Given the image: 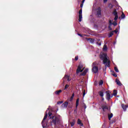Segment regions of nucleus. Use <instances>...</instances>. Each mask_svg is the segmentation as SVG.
I'll use <instances>...</instances> for the list:
<instances>
[{
	"label": "nucleus",
	"instance_id": "nucleus-1",
	"mask_svg": "<svg viewBox=\"0 0 128 128\" xmlns=\"http://www.w3.org/2000/svg\"><path fill=\"white\" fill-rule=\"evenodd\" d=\"M100 58H101L103 60V63L104 64H106V66H110V61L106 57V54L101 53L100 55Z\"/></svg>",
	"mask_w": 128,
	"mask_h": 128
},
{
	"label": "nucleus",
	"instance_id": "nucleus-3",
	"mask_svg": "<svg viewBox=\"0 0 128 128\" xmlns=\"http://www.w3.org/2000/svg\"><path fill=\"white\" fill-rule=\"evenodd\" d=\"M92 70L94 74H96L98 72V68L96 66V62H94L92 64Z\"/></svg>",
	"mask_w": 128,
	"mask_h": 128
},
{
	"label": "nucleus",
	"instance_id": "nucleus-5",
	"mask_svg": "<svg viewBox=\"0 0 128 128\" xmlns=\"http://www.w3.org/2000/svg\"><path fill=\"white\" fill-rule=\"evenodd\" d=\"M60 122V119L56 116H53L52 118V122L54 124H58Z\"/></svg>",
	"mask_w": 128,
	"mask_h": 128
},
{
	"label": "nucleus",
	"instance_id": "nucleus-7",
	"mask_svg": "<svg viewBox=\"0 0 128 128\" xmlns=\"http://www.w3.org/2000/svg\"><path fill=\"white\" fill-rule=\"evenodd\" d=\"M63 80H64H64H66L68 82H70V80H72V78H70V76L68 75H66L64 78Z\"/></svg>",
	"mask_w": 128,
	"mask_h": 128
},
{
	"label": "nucleus",
	"instance_id": "nucleus-27",
	"mask_svg": "<svg viewBox=\"0 0 128 128\" xmlns=\"http://www.w3.org/2000/svg\"><path fill=\"white\" fill-rule=\"evenodd\" d=\"M104 84V82H102V80H100V82H99V84L100 86H102Z\"/></svg>",
	"mask_w": 128,
	"mask_h": 128
},
{
	"label": "nucleus",
	"instance_id": "nucleus-24",
	"mask_svg": "<svg viewBox=\"0 0 128 128\" xmlns=\"http://www.w3.org/2000/svg\"><path fill=\"white\" fill-rule=\"evenodd\" d=\"M78 102H80V99H77L76 101V108H78Z\"/></svg>",
	"mask_w": 128,
	"mask_h": 128
},
{
	"label": "nucleus",
	"instance_id": "nucleus-23",
	"mask_svg": "<svg viewBox=\"0 0 128 128\" xmlns=\"http://www.w3.org/2000/svg\"><path fill=\"white\" fill-rule=\"evenodd\" d=\"M61 92H62V90H58V91H56V92H55V94H60Z\"/></svg>",
	"mask_w": 128,
	"mask_h": 128
},
{
	"label": "nucleus",
	"instance_id": "nucleus-16",
	"mask_svg": "<svg viewBox=\"0 0 128 128\" xmlns=\"http://www.w3.org/2000/svg\"><path fill=\"white\" fill-rule=\"evenodd\" d=\"M104 52H106L108 50V47H106V45H104L103 47Z\"/></svg>",
	"mask_w": 128,
	"mask_h": 128
},
{
	"label": "nucleus",
	"instance_id": "nucleus-4",
	"mask_svg": "<svg viewBox=\"0 0 128 128\" xmlns=\"http://www.w3.org/2000/svg\"><path fill=\"white\" fill-rule=\"evenodd\" d=\"M84 70V67L82 64H80L78 66V68L76 70V74H78V72H82Z\"/></svg>",
	"mask_w": 128,
	"mask_h": 128
},
{
	"label": "nucleus",
	"instance_id": "nucleus-14",
	"mask_svg": "<svg viewBox=\"0 0 128 128\" xmlns=\"http://www.w3.org/2000/svg\"><path fill=\"white\" fill-rule=\"evenodd\" d=\"M68 102H65L62 104V108H66V106H68Z\"/></svg>",
	"mask_w": 128,
	"mask_h": 128
},
{
	"label": "nucleus",
	"instance_id": "nucleus-30",
	"mask_svg": "<svg viewBox=\"0 0 128 128\" xmlns=\"http://www.w3.org/2000/svg\"><path fill=\"white\" fill-rule=\"evenodd\" d=\"M69 86H70L68 84H66L65 86V88L64 90H66V88H68Z\"/></svg>",
	"mask_w": 128,
	"mask_h": 128
},
{
	"label": "nucleus",
	"instance_id": "nucleus-8",
	"mask_svg": "<svg viewBox=\"0 0 128 128\" xmlns=\"http://www.w3.org/2000/svg\"><path fill=\"white\" fill-rule=\"evenodd\" d=\"M97 16H100V12H101V10H100V8H98L97 10Z\"/></svg>",
	"mask_w": 128,
	"mask_h": 128
},
{
	"label": "nucleus",
	"instance_id": "nucleus-21",
	"mask_svg": "<svg viewBox=\"0 0 128 128\" xmlns=\"http://www.w3.org/2000/svg\"><path fill=\"white\" fill-rule=\"evenodd\" d=\"M126 18V15L122 12V14L121 15V18Z\"/></svg>",
	"mask_w": 128,
	"mask_h": 128
},
{
	"label": "nucleus",
	"instance_id": "nucleus-35",
	"mask_svg": "<svg viewBox=\"0 0 128 128\" xmlns=\"http://www.w3.org/2000/svg\"><path fill=\"white\" fill-rule=\"evenodd\" d=\"M78 60V56H76V57L75 58V60Z\"/></svg>",
	"mask_w": 128,
	"mask_h": 128
},
{
	"label": "nucleus",
	"instance_id": "nucleus-13",
	"mask_svg": "<svg viewBox=\"0 0 128 128\" xmlns=\"http://www.w3.org/2000/svg\"><path fill=\"white\" fill-rule=\"evenodd\" d=\"M99 94H100V96H102V100H104V98H102V96H104V92L102 91H100L99 92Z\"/></svg>",
	"mask_w": 128,
	"mask_h": 128
},
{
	"label": "nucleus",
	"instance_id": "nucleus-33",
	"mask_svg": "<svg viewBox=\"0 0 128 128\" xmlns=\"http://www.w3.org/2000/svg\"><path fill=\"white\" fill-rule=\"evenodd\" d=\"M112 76H115L116 78V76H118L116 74H112Z\"/></svg>",
	"mask_w": 128,
	"mask_h": 128
},
{
	"label": "nucleus",
	"instance_id": "nucleus-11",
	"mask_svg": "<svg viewBox=\"0 0 128 128\" xmlns=\"http://www.w3.org/2000/svg\"><path fill=\"white\" fill-rule=\"evenodd\" d=\"M109 23L110 24V25L113 24V26H117L118 23H116V22H114L113 23L112 22V20H110L109 21Z\"/></svg>",
	"mask_w": 128,
	"mask_h": 128
},
{
	"label": "nucleus",
	"instance_id": "nucleus-9",
	"mask_svg": "<svg viewBox=\"0 0 128 128\" xmlns=\"http://www.w3.org/2000/svg\"><path fill=\"white\" fill-rule=\"evenodd\" d=\"M106 98L107 100H110V92H106Z\"/></svg>",
	"mask_w": 128,
	"mask_h": 128
},
{
	"label": "nucleus",
	"instance_id": "nucleus-26",
	"mask_svg": "<svg viewBox=\"0 0 128 128\" xmlns=\"http://www.w3.org/2000/svg\"><path fill=\"white\" fill-rule=\"evenodd\" d=\"M113 14L114 15L118 16V12H116V10H114V12H113Z\"/></svg>",
	"mask_w": 128,
	"mask_h": 128
},
{
	"label": "nucleus",
	"instance_id": "nucleus-28",
	"mask_svg": "<svg viewBox=\"0 0 128 128\" xmlns=\"http://www.w3.org/2000/svg\"><path fill=\"white\" fill-rule=\"evenodd\" d=\"M114 70L115 72H118V68L116 67H114Z\"/></svg>",
	"mask_w": 128,
	"mask_h": 128
},
{
	"label": "nucleus",
	"instance_id": "nucleus-18",
	"mask_svg": "<svg viewBox=\"0 0 128 128\" xmlns=\"http://www.w3.org/2000/svg\"><path fill=\"white\" fill-rule=\"evenodd\" d=\"M102 108L104 112H106V110H108L107 106H102Z\"/></svg>",
	"mask_w": 128,
	"mask_h": 128
},
{
	"label": "nucleus",
	"instance_id": "nucleus-32",
	"mask_svg": "<svg viewBox=\"0 0 128 128\" xmlns=\"http://www.w3.org/2000/svg\"><path fill=\"white\" fill-rule=\"evenodd\" d=\"M114 32H115V34H118V29H116L114 31Z\"/></svg>",
	"mask_w": 128,
	"mask_h": 128
},
{
	"label": "nucleus",
	"instance_id": "nucleus-31",
	"mask_svg": "<svg viewBox=\"0 0 128 128\" xmlns=\"http://www.w3.org/2000/svg\"><path fill=\"white\" fill-rule=\"evenodd\" d=\"M84 96H86V90H84V92H83V98H84Z\"/></svg>",
	"mask_w": 128,
	"mask_h": 128
},
{
	"label": "nucleus",
	"instance_id": "nucleus-41",
	"mask_svg": "<svg viewBox=\"0 0 128 128\" xmlns=\"http://www.w3.org/2000/svg\"><path fill=\"white\" fill-rule=\"evenodd\" d=\"M85 0H82V4H84V2Z\"/></svg>",
	"mask_w": 128,
	"mask_h": 128
},
{
	"label": "nucleus",
	"instance_id": "nucleus-25",
	"mask_svg": "<svg viewBox=\"0 0 128 128\" xmlns=\"http://www.w3.org/2000/svg\"><path fill=\"white\" fill-rule=\"evenodd\" d=\"M70 124H71V126H74V124H76V122L73 121L72 122H70Z\"/></svg>",
	"mask_w": 128,
	"mask_h": 128
},
{
	"label": "nucleus",
	"instance_id": "nucleus-43",
	"mask_svg": "<svg viewBox=\"0 0 128 128\" xmlns=\"http://www.w3.org/2000/svg\"><path fill=\"white\" fill-rule=\"evenodd\" d=\"M99 46H100V44H99Z\"/></svg>",
	"mask_w": 128,
	"mask_h": 128
},
{
	"label": "nucleus",
	"instance_id": "nucleus-17",
	"mask_svg": "<svg viewBox=\"0 0 128 128\" xmlns=\"http://www.w3.org/2000/svg\"><path fill=\"white\" fill-rule=\"evenodd\" d=\"M116 82L118 86H122V84H120V82L118 79H116Z\"/></svg>",
	"mask_w": 128,
	"mask_h": 128
},
{
	"label": "nucleus",
	"instance_id": "nucleus-20",
	"mask_svg": "<svg viewBox=\"0 0 128 128\" xmlns=\"http://www.w3.org/2000/svg\"><path fill=\"white\" fill-rule=\"evenodd\" d=\"M113 114H108V118L110 120V118H112Z\"/></svg>",
	"mask_w": 128,
	"mask_h": 128
},
{
	"label": "nucleus",
	"instance_id": "nucleus-40",
	"mask_svg": "<svg viewBox=\"0 0 128 128\" xmlns=\"http://www.w3.org/2000/svg\"><path fill=\"white\" fill-rule=\"evenodd\" d=\"M108 2V0H104V2Z\"/></svg>",
	"mask_w": 128,
	"mask_h": 128
},
{
	"label": "nucleus",
	"instance_id": "nucleus-34",
	"mask_svg": "<svg viewBox=\"0 0 128 128\" xmlns=\"http://www.w3.org/2000/svg\"><path fill=\"white\" fill-rule=\"evenodd\" d=\"M109 8H112V4H109Z\"/></svg>",
	"mask_w": 128,
	"mask_h": 128
},
{
	"label": "nucleus",
	"instance_id": "nucleus-42",
	"mask_svg": "<svg viewBox=\"0 0 128 128\" xmlns=\"http://www.w3.org/2000/svg\"><path fill=\"white\" fill-rule=\"evenodd\" d=\"M74 94H72V98H74Z\"/></svg>",
	"mask_w": 128,
	"mask_h": 128
},
{
	"label": "nucleus",
	"instance_id": "nucleus-15",
	"mask_svg": "<svg viewBox=\"0 0 128 128\" xmlns=\"http://www.w3.org/2000/svg\"><path fill=\"white\" fill-rule=\"evenodd\" d=\"M122 107L124 110H126V108L128 107V106H126V105L124 106V104H122Z\"/></svg>",
	"mask_w": 128,
	"mask_h": 128
},
{
	"label": "nucleus",
	"instance_id": "nucleus-38",
	"mask_svg": "<svg viewBox=\"0 0 128 128\" xmlns=\"http://www.w3.org/2000/svg\"><path fill=\"white\" fill-rule=\"evenodd\" d=\"M108 28H109L110 30H112L110 26H109Z\"/></svg>",
	"mask_w": 128,
	"mask_h": 128
},
{
	"label": "nucleus",
	"instance_id": "nucleus-39",
	"mask_svg": "<svg viewBox=\"0 0 128 128\" xmlns=\"http://www.w3.org/2000/svg\"><path fill=\"white\" fill-rule=\"evenodd\" d=\"M78 36H81V37L82 36L80 34H78Z\"/></svg>",
	"mask_w": 128,
	"mask_h": 128
},
{
	"label": "nucleus",
	"instance_id": "nucleus-22",
	"mask_svg": "<svg viewBox=\"0 0 128 128\" xmlns=\"http://www.w3.org/2000/svg\"><path fill=\"white\" fill-rule=\"evenodd\" d=\"M114 35V32H112L109 34V38H110L112 36Z\"/></svg>",
	"mask_w": 128,
	"mask_h": 128
},
{
	"label": "nucleus",
	"instance_id": "nucleus-6",
	"mask_svg": "<svg viewBox=\"0 0 128 128\" xmlns=\"http://www.w3.org/2000/svg\"><path fill=\"white\" fill-rule=\"evenodd\" d=\"M82 10H80L79 11V20L78 21L79 22H82Z\"/></svg>",
	"mask_w": 128,
	"mask_h": 128
},
{
	"label": "nucleus",
	"instance_id": "nucleus-37",
	"mask_svg": "<svg viewBox=\"0 0 128 128\" xmlns=\"http://www.w3.org/2000/svg\"><path fill=\"white\" fill-rule=\"evenodd\" d=\"M82 6H84V3H82V4H80V8H82Z\"/></svg>",
	"mask_w": 128,
	"mask_h": 128
},
{
	"label": "nucleus",
	"instance_id": "nucleus-2",
	"mask_svg": "<svg viewBox=\"0 0 128 128\" xmlns=\"http://www.w3.org/2000/svg\"><path fill=\"white\" fill-rule=\"evenodd\" d=\"M48 114L50 118H52V117H50V116H52V114L50 112V110H47L46 112V113L45 114V116H44V118L43 119V120L42 121V126L44 128L46 126H44V120H46V118H48Z\"/></svg>",
	"mask_w": 128,
	"mask_h": 128
},
{
	"label": "nucleus",
	"instance_id": "nucleus-19",
	"mask_svg": "<svg viewBox=\"0 0 128 128\" xmlns=\"http://www.w3.org/2000/svg\"><path fill=\"white\" fill-rule=\"evenodd\" d=\"M118 94V92L116 90H114L113 92V95L116 96V94Z\"/></svg>",
	"mask_w": 128,
	"mask_h": 128
},
{
	"label": "nucleus",
	"instance_id": "nucleus-10",
	"mask_svg": "<svg viewBox=\"0 0 128 128\" xmlns=\"http://www.w3.org/2000/svg\"><path fill=\"white\" fill-rule=\"evenodd\" d=\"M88 72V69L86 68L83 72L82 74H81V76H86V72Z\"/></svg>",
	"mask_w": 128,
	"mask_h": 128
},
{
	"label": "nucleus",
	"instance_id": "nucleus-12",
	"mask_svg": "<svg viewBox=\"0 0 128 128\" xmlns=\"http://www.w3.org/2000/svg\"><path fill=\"white\" fill-rule=\"evenodd\" d=\"M78 124H80V126H84V124H82V120H80V119H78Z\"/></svg>",
	"mask_w": 128,
	"mask_h": 128
},
{
	"label": "nucleus",
	"instance_id": "nucleus-36",
	"mask_svg": "<svg viewBox=\"0 0 128 128\" xmlns=\"http://www.w3.org/2000/svg\"><path fill=\"white\" fill-rule=\"evenodd\" d=\"M58 104H62V102H58Z\"/></svg>",
	"mask_w": 128,
	"mask_h": 128
},
{
	"label": "nucleus",
	"instance_id": "nucleus-29",
	"mask_svg": "<svg viewBox=\"0 0 128 128\" xmlns=\"http://www.w3.org/2000/svg\"><path fill=\"white\" fill-rule=\"evenodd\" d=\"M118 15H116L115 16V18H114V20H118Z\"/></svg>",
	"mask_w": 128,
	"mask_h": 128
}]
</instances>
